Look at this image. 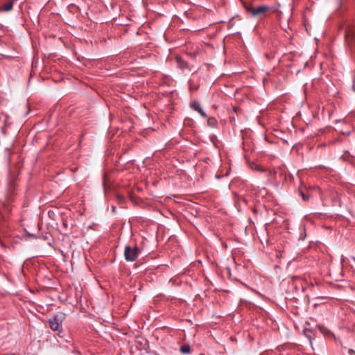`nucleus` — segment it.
Segmentation results:
<instances>
[{
	"label": "nucleus",
	"mask_w": 355,
	"mask_h": 355,
	"mask_svg": "<svg viewBox=\"0 0 355 355\" xmlns=\"http://www.w3.org/2000/svg\"><path fill=\"white\" fill-rule=\"evenodd\" d=\"M245 10L254 17L263 18L268 16L270 12L274 11L272 6L267 5H259L254 6L251 3L245 4Z\"/></svg>",
	"instance_id": "1"
},
{
	"label": "nucleus",
	"mask_w": 355,
	"mask_h": 355,
	"mask_svg": "<svg viewBox=\"0 0 355 355\" xmlns=\"http://www.w3.org/2000/svg\"><path fill=\"white\" fill-rule=\"evenodd\" d=\"M64 320V315L62 313L55 315L53 318L49 320L50 328L54 331H62V326Z\"/></svg>",
	"instance_id": "2"
},
{
	"label": "nucleus",
	"mask_w": 355,
	"mask_h": 355,
	"mask_svg": "<svg viewBox=\"0 0 355 355\" xmlns=\"http://www.w3.org/2000/svg\"><path fill=\"white\" fill-rule=\"evenodd\" d=\"M139 250L137 248L126 246L124 251L125 259L128 261H135L139 255Z\"/></svg>",
	"instance_id": "3"
},
{
	"label": "nucleus",
	"mask_w": 355,
	"mask_h": 355,
	"mask_svg": "<svg viewBox=\"0 0 355 355\" xmlns=\"http://www.w3.org/2000/svg\"><path fill=\"white\" fill-rule=\"evenodd\" d=\"M26 232L32 236H39V232L41 229L40 223H28V225L24 227Z\"/></svg>",
	"instance_id": "4"
},
{
	"label": "nucleus",
	"mask_w": 355,
	"mask_h": 355,
	"mask_svg": "<svg viewBox=\"0 0 355 355\" xmlns=\"http://www.w3.org/2000/svg\"><path fill=\"white\" fill-rule=\"evenodd\" d=\"M345 37L347 46L349 47L355 46V26L346 30Z\"/></svg>",
	"instance_id": "5"
},
{
	"label": "nucleus",
	"mask_w": 355,
	"mask_h": 355,
	"mask_svg": "<svg viewBox=\"0 0 355 355\" xmlns=\"http://www.w3.org/2000/svg\"><path fill=\"white\" fill-rule=\"evenodd\" d=\"M12 6H13V2L12 1H8V2H6V3H4L3 5H2L0 7V11H5V12L10 11L12 10Z\"/></svg>",
	"instance_id": "6"
},
{
	"label": "nucleus",
	"mask_w": 355,
	"mask_h": 355,
	"mask_svg": "<svg viewBox=\"0 0 355 355\" xmlns=\"http://www.w3.org/2000/svg\"><path fill=\"white\" fill-rule=\"evenodd\" d=\"M180 351L182 354H189L191 353V347L189 345H184L181 346Z\"/></svg>",
	"instance_id": "7"
},
{
	"label": "nucleus",
	"mask_w": 355,
	"mask_h": 355,
	"mask_svg": "<svg viewBox=\"0 0 355 355\" xmlns=\"http://www.w3.org/2000/svg\"><path fill=\"white\" fill-rule=\"evenodd\" d=\"M176 62H177L179 67H180L182 69L187 67V63L180 57L176 58Z\"/></svg>",
	"instance_id": "8"
},
{
	"label": "nucleus",
	"mask_w": 355,
	"mask_h": 355,
	"mask_svg": "<svg viewBox=\"0 0 355 355\" xmlns=\"http://www.w3.org/2000/svg\"><path fill=\"white\" fill-rule=\"evenodd\" d=\"M191 107L194 110H196V111H197V112H198L199 110H200V108H202V107H201V106H200V103H199V102H198V101H194V102H193V103H191Z\"/></svg>",
	"instance_id": "9"
},
{
	"label": "nucleus",
	"mask_w": 355,
	"mask_h": 355,
	"mask_svg": "<svg viewBox=\"0 0 355 355\" xmlns=\"http://www.w3.org/2000/svg\"><path fill=\"white\" fill-rule=\"evenodd\" d=\"M250 168H251L252 170H255V171H261V172L265 171V170H264V169H261V168H259V166L258 165H257L256 164H254V163H252V164H250Z\"/></svg>",
	"instance_id": "10"
},
{
	"label": "nucleus",
	"mask_w": 355,
	"mask_h": 355,
	"mask_svg": "<svg viewBox=\"0 0 355 355\" xmlns=\"http://www.w3.org/2000/svg\"><path fill=\"white\" fill-rule=\"evenodd\" d=\"M311 220H324L323 218V216L321 214H314L312 218H310Z\"/></svg>",
	"instance_id": "11"
},
{
	"label": "nucleus",
	"mask_w": 355,
	"mask_h": 355,
	"mask_svg": "<svg viewBox=\"0 0 355 355\" xmlns=\"http://www.w3.org/2000/svg\"><path fill=\"white\" fill-rule=\"evenodd\" d=\"M198 112L204 118H207V116L202 108L198 111Z\"/></svg>",
	"instance_id": "12"
},
{
	"label": "nucleus",
	"mask_w": 355,
	"mask_h": 355,
	"mask_svg": "<svg viewBox=\"0 0 355 355\" xmlns=\"http://www.w3.org/2000/svg\"><path fill=\"white\" fill-rule=\"evenodd\" d=\"M302 198H303L304 200H308L309 198V196H305L304 194H302Z\"/></svg>",
	"instance_id": "13"
},
{
	"label": "nucleus",
	"mask_w": 355,
	"mask_h": 355,
	"mask_svg": "<svg viewBox=\"0 0 355 355\" xmlns=\"http://www.w3.org/2000/svg\"><path fill=\"white\" fill-rule=\"evenodd\" d=\"M354 353H355V352L353 349H349V354H354Z\"/></svg>",
	"instance_id": "14"
},
{
	"label": "nucleus",
	"mask_w": 355,
	"mask_h": 355,
	"mask_svg": "<svg viewBox=\"0 0 355 355\" xmlns=\"http://www.w3.org/2000/svg\"><path fill=\"white\" fill-rule=\"evenodd\" d=\"M353 81H354V84H355V71H354V74L353 76Z\"/></svg>",
	"instance_id": "15"
},
{
	"label": "nucleus",
	"mask_w": 355,
	"mask_h": 355,
	"mask_svg": "<svg viewBox=\"0 0 355 355\" xmlns=\"http://www.w3.org/2000/svg\"><path fill=\"white\" fill-rule=\"evenodd\" d=\"M6 355H15V354L13 353H10V354H6Z\"/></svg>",
	"instance_id": "16"
},
{
	"label": "nucleus",
	"mask_w": 355,
	"mask_h": 355,
	"mask_svg": "<svg viewBox=\"0 0 355 355\" xmlns=\"http://www.w3.org/2000/svg\"><path fill=\"white\" fill-rule=\"evenodd\" d=\"M62 225L64 227L66 226L67 223H62Z\"/></svg>",
	"instance_id": "17"
},
{
	"label": "nucleus",
	"mask_w": 355,
	"mask_h": 355,
	"mask_svg": "<svg viewBox=\"0 0 355 355\" xmlns=\"http://www.w3.org/2000/svg\"><path fill=\"white\" fill-rule=\"evenodd\" d=\"M114 210H115L114 207H112V211H114Z\"/></svg>",
	"instance_id": "18"
}]
</instances>
